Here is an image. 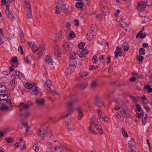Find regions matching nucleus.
Returning a JSON list of instances; mask_svg holds the SVG:
<instances>
[{"mask_svg":"<svg viewBox=\"0 0 152 152\" xmlns=\"http://www.w3.org/2000/svg\"><path fill=\"white\" fill-rule=\"evenodd\" d=\"M120 114L125 118H128L130 116V112L128 107L126 106H122L119 111Z\"/></svg>","mask_w":152,"mask_h":152,"instance_id":"1","label":"nucleus"},{"mask_svg":"<svg viewBox=\"0 0 152 152\" xmlns=\"http://www.w3.org/2000/svg\"><path fill=\"white\" fill-rule=\"evenodd\" d=\"M30 106V105L25 104L23 102H22L19 104L18 107L19 111L22 112L28 111Z\"/></svg>","mask_w":152,"mask_h":152,"instance_id":"2","label":"nucleus"},{"mask_svg":"<svg viewBox=\"0 0 152 152\" xmlns=\"http://www.w3.org/2000/svg\"><path fill=\"white\" fill-rule=\"evenodd\" d=\"M61 10L64 12L66 15H69V12L68 10V5L67 4H63L62 2V3L61 4Z\"/></svg>","mask_w":152,"mask_h":152,"instance_id":"3","label":"nucleus"},{"mask_svg":"<svg viewBox=\"0 0 152 152\" xmlns=\"http://www.w3.org/2000/svg\"><path fill=\"white\" fill-rule=\"evenodd\" d=\"M61 55V52L59 49V46L56 45L55 47L54 53V55L55 58H57L60 57Z\"/></svg>","mask_w":152,"mask_h":152,"instance_id":"4","label":"nucleus"},{"mask_svg":"<svg viewBox=\"0 0 152 152\" xmlns=\"http://www.w3.org/2000/svg\"><path fill=\"white\" fill-rule=\"evenodd\" d=\"M146 7L145 2L142 1H139L138 3L137 9L140 11L143 10Z\"/></svg>","mask_w":152,"mask_h":152,"instance_id":"5","label":"nucleus"},{"mask_svg":"<svg viewBox=\"0 0 152 152\" xmlns=\"http://www.w3.org/2000/svg\"><path fill=\"white\" fill-rule=\"evenodd\" d=\"M94 102L96 105L99 107H101L103 105L102 101L100 99V98L98 96L95 97Z\"/></svg>","mask_w":152,"mask_h":152,"instance_id":"6","label":"nucleus"},{"mask_svg":"<svg viewBox=\"0 0 152 152\" xmlns=\"http://www.w3.org/2000/svg\"><path fill=\"white\" fill-rule=\"evenodd\" d=\"M46 131L44 130V129L42 127H41L37 132L38 135L41 137H44L46 135Z\"/></svg>","mask_w":152,"mask_h":152,"instance_id":"7","label":"nucleus"},{"mask_svg":"<svg viewBox=\"0 0 152 152\" xmlns=\"http://www.w3.org/2000/svg\"><path fill=\"white\" fill-rule=\"evenodd\" d=\"M37 105L40 107H43L45 104V100L44 99H37L36 101Z\"/></svg>","mask_w":152,"mask_h":152,"instance_id":"8","label":"nucleus"},{"mask_svg":"<svg viewBox=\"0 0 152 152\" xmlns=\"http://www.w3.org/2000/svg\"><path fill=\"white\" fill-rule=\"evenodd\" d=\"M122 54V52L121 48L119 46L117 47L115 49V51L114 52L115 58H116L118 56H121Z\"/></svg>","mask_w":152,"mask_h":152,"instance_id":"9","label":"nucleus"},{"mask_svg":"<svg viewBox=\"0 0 152 152\" xmlns=\"http://www.w3.org/2000/svg\"><path fill=\"white\" fill-rule=\"evenodd\" d=\"M75 69V66H69L68 67L65 71L67 75H70Z\"/></svg>","mask_w":152,"mask_h":152,"instance_id":"10","label":"nucleus"},{"mask_svg":"<svg viewBox=\"0 0 152 152\" xmlns=\"http://www.w3.org/2000/svg\"><path fill=\"white\" fill-rule=\"evenodd\" d=\"M75 104V102L73 101H72L68 102L67 104V110H69L73 112V109L72 106L73 105H74Z\"/></svg>","mask_w":152,"mask_h":152,"instance_id":"11","label":"nucleus"},{"mask_svg":"<svg viewBox=\"0 0 152 152\" xmlns=\"http://www.w3.org/2000/svg\"><path fill=\"white\" fill-rule=\"evenodd\" d=\"M24 113H20V116L23 119H26L28 118L30 115V113L28 111H25Z\"/></svg>","mask_w":152,"mask_h":152,"instance_id":"12","label":"nucleus"},{"mask_svg":"<svg viewBox=\"0 0 152 152\" xmlns=\"http://www.w3.org/2000/svg\"><path fill=\"white\" fill-rule=\"evenodd\" d=\"M90 124L91 125L93 124L94 126L97 124H98L99 122L98 121L97 119L95 117H93L90 119Z\"/></svg>","mask_w":152,"mask_h":152,"instance_id":"13","label":"nucleus"},{"mask_svg":"<svg viewBox=\"0 0 152 152\" xmlns=\"http://www.w3.org/2000/svg\"><path fill=\"white\" fill-rule=\"evenodd\" d=\"M46 62L48 64L52 65L53 62L50 56H47L45 58Z\"/></svg>","mask_w":152,"mask_h":152,"instance_id":"14","label":"nucleus"},{"mask_svg":"<svg viewBox=\"0 0 152 152\" xmlns=\"http://www.w3.org/2000/svg\"><path fill=\"white\" fill-rule=\"evenodd\" d=\"M76 110L78 114V118L79 120H80L83 116V113L80 107L77 108Z\"/></svg>","mask_w":152,"mask_h":152,"instance_id":"15","label":"nucleus"},{"mask_svg":"<svg viewBox=\"0 0 152 152\" xmlns=\"http://www.w3.org/2000/svg\"><path fill=\"white\" fill-rule=\"evenodd\" d=\"M64 31L61 30L59 32L56 34V37L57 38V41H59L63 38V35L64 34Z\"/></svg>","mask_w":152,"mask_h":152,"instance_id":"16","label":"nucleus"},{"mask_svg":"<svg viewBox=\"0 0 152 152\" xmlns=\"http://www.w3.org/2000/svg\"><path fill=\"white\" fill-rule=\"evenodd\" d=\"M135 143L134 139H132L129 141L128 143L129 147L131 149H132L135 148Z\"/></svg>","mask_w":152,"mask_h":152,"instance_id":"17","label":"nucleus"},{"mask_svg":"<svg viewBox=\"0 0 152 152\" xmlns=\"http://www.w3.org/2000/svg\"><path fill=\"white\" fill-rule=\"evenodd\" d=\"M143 32V30H141L136 35V38H138L139 37L143 39L144 38L146 37V34L145 33H144L143 34L142 33V32Z\"/></svg>","mask_w":152,"mask_h":152,"instance_id":"18","label":"nucleus"},{"mask_svg":"<svg viewBox=\"0 0 152 152\" xmlns=\"http://www.w3.org/2000/svg\"><path fill=\"white\" fill-rule=\"evenodd\" d=\"M61 3H62L61 1H60V2H58V5L56 6V8H55V12L56 14H59L61 12L60 9L61 8Z\"/></svg>","mask_w":152,"mask_h":152,"instance_id":"19","label":"nucleus"},{"mask_svg":"<svg viewBox=\"0 0 152 152\" xmlns=\"http://www.w3.org/2000/svg\"><path fill=\"white\" fill-rule=\"evenodd\" d=\"M52 150L53 152H63V149L58 146L52 148Z\"/></svg>","mask_w":152,"mask_h":152,"instance_id":"20","label":"nucleus"},{"mask_svg":"<svg viewBox=\"0 0 152 152\" xmlns=\"http://www.w3.org/2000/svg\"><path fill=\"white\" fill-rule=\"evenodd\" d=\"M45 50V47L44 46H40L39 48H38L37 51L38 53L40 56L42 55L43 52Z\"/></svg>","mask_w":152,"mask_h":152,"instance_id":"21","label":"nucleus"},{"mask_svg":"<svg viewBox=\"0 0 152 152\" xmlns=\"http://www.w3.org/2000/svg\"><path fill=\"white\" fill-rule=\"evenodd\" d=\"M12 80L10 82V85L12 86H14L16 81V78L15 75H12Z\"/></svg>","mask_w":152,"mask_h":152,"instance_id":"22","label":"nucleus"},{"mask_svg":"<svg viewBox=\"0 0 152 152\" xmlns=\"http://www.w3.org/2000/svg\"><path fill=\"white\" fill-rule=\"evenodd\" d=\"M96 129L99 132V133L100 134H103V131L102 130V128L101 126L99 125V123L98 124H97L95 126H94Z\"/></svg>","mask_w":152,"mask_h":152,"instance_id":"23","label":"nucleus"},{"mask_svg":"<svg viewBox=\"0 0 152 152\" xmlns=\"http://www.w3.org/2000/svg\"><path fill=\"white\" fill-rule=\"evenodd\" d=\"M63 47L66 51L68 52L70 50L69 43L66 42L64 44Z\"/></svg>","mask_w":152,"mask_h":152,"instance_id":"24","label":"nucleus"},{"mask_svg":"<svg viewBox=\"0 0 152 152\" xmlns=\"http://www.w3.org/2000/svg\"><path fill=\"white\" fill-rule=\"evenodd\" d=\"M102 8V10L103 13V15L104 16L106 15L108 13V8L106 6H103L101 7Z\"/></svg>","mask_w":152,"mask_h":152,"instance_id":"25","label":"nucleus"},{"mask_svg":"<svg viewBox=\"0 0 152 152\" xmlns=\"http://www.w3.org/2000/svg\"><path fill=\"white\" fill-rule=\"evenodd\" d=\"M69 66H75L76 63V61L75 58L69 59Z\"/></svg>","mask_w":152,"mask_h":152,"instance_id":"26","label":"nucleus"},{"mask_svg":"<svg viewBox=\"0 0 152 152\" xmlns=\"http://www.w3.org/2000/svg\"><path fill=\"white\" fill-rule=\"evenodd\" d=\"M50 38L54 42L57 41V38L56 37V34H52L50 36Z\"/></svg>","mask_w":152,"mask_h":152,"instance_id":"27","label":"nucleus"},{"mask_svg":"<svg viewBox=\"0 0 152 152\" xmlns=\"http://www.w3.org/2000/svg\"><path fill=\"white\" fill-rule=\"evenodd\" d=\"M87 86V83L84 82L82 83L81 84L77 85L78 87L83 89L85 88Z\"/></svg>","mask_w":152,"mask_h":152,"instance_id":"28","label":"nucleus"},{"mask_svg":"<svg viewBox=\"0 0 152 152\" xmlns=\"http://www.w3.org/2000/svg\"><path fill=\"white\" fill-rule=\"evenodd\" d=\"M129 96L134 102H137L140 99L139 97H134L131 95H129Z\"/></svg>","mask_w":152,"mask_h":152,"instance_id":"29","label":"nucleus"},{"mask_svg":"<svg viewBox=\"0 0 152 152\" xmlns=\"http://www.w3.org/2000/svg\"><path fill=\"white\" fill-rule=\"evenodd\" d=\"M52 85L51 81L50 80H47L44 84L45 87H46L49 88Z\"/></svg>","mask_w":152,"mask_h":152,"instance_id":"30","label":"nucleus"},{"mask_svg":"<svg viewBox=\"0 0 152 152\" xmlns=\"http://www.w3.org/2000/svg\"><path fill=\"white\" fill-rule=\"evenodd\" d=\"M27 12V16L28 18L30 19L32 18V10H26Z\"/></svg>","mask_w":152,"mask_h":152,"instance_id":"31","label":"nucleus"},{"mask_svg":"<svg viewBox=\"0 0 152 152\" xmlns=\"http://www.w3.org/2000/svg\"><path fill=\"white\" fill-rule=\"evenodd\" d=\"M6 91V87L4 85H0V93H3Z\"/></svg>","mask_w":152,"mask_h":152,"instance_id":"32","label":"nucleus"},{"mask_svg":"<svg viewBox=\"0 0 152 152\" xmlns=\"http://www.w3.org/2000/svg\"><path fill=\"white\" fill-rule=\"evenodd\" d=\"M21 42L22 43H24L25 42V38L23 31H22L20 35Z\"/></svg>","mask_w":152,"mask_h":152,"instance_id":"33","label":"nucleus"},{"mask_svg":"<svg viewBox=\"0 0 152 152\" xmlns=\"http://www.w3.org/2000/svg\"><path fill=\"white\" fill-rule=\"evenodd\" d=\"M25 5L26 8V10H32L31 5L30 4L29 2H27L26 1L25 3Z\"/></svg>","mask_w":152,"mask_h":152,"instance_id":"34","label":"nucleus"},{"mask_svg":"<svg viewBox=\"0 0 152 152\" xmlns=\"http://www.w3.org/2000/svg\"><path fill=\"white\" fill-rule=\"evenodd\" d=\"M107 0H101L100 2V4L101 7L103 6H107Z\"/></svg>","mask_w":152,"mask_h":152,"instance_id":"35","label":"nucleus"},{"mask_svg":"<svg viewBox=\"0 0 152 152\" xmlns=\"http://www.w3.org/2000/svg\"><path fill=\"white\" fill-rule=\"evenodd\" d=\"M123 49L124 51H127L128 50L129 46L128 44L126 42L123 45Z\"/></svg>","mask_w":152,"mask_h":152,"instance_id":"36","label":"nucleus"},{"mask_svg":"<svg viewBox=\"0 0 152 152\" xmlns=\"http://www.w3.org/2000/svg\"><path fill=\"white\" fill-rule=\"evenodd\" d=\"M122 134L124 137H128L129 135L125 131V129L124 128H122Z\"/></svg>","mask_w":152,"mask_h":152,"instance_id":"37","label":"nucleus"},{"mask_svg":"<svg viewBox=\"0 0 152 152\" xmlns=\"http://www.w3.org/2000/svg\"><path fill=\"white\" fill-rule=\"evenodd\" d=\"M11 61L12 62L15 63H18V60L16 56H14L11 59Z\"/></svg>","mask_w":152,"mask_h":152,"instance_id":"38","label":"nucleus"},{"mask_svg":"<svg viewBox=\"0 0 152 152\" xmlns=\"http://www.w3.org/2000/svg\"><path fill=\"white\" fill-rule=\"evenodd\" d=\"M6 96L7 98V95L6 94H2L0 95V100L1 101H5L6 99V98H4Z\"/></svg>","mask_w":152,"mask_h":152,"instance_id":"39","label":"nucleus"},{"mask_svg":"<svg viewBox=\"0 0 152 152\" xmlns=\"http://www.w3.org/2000/svg\"><path fill=\"white\" fill-rule=\"evenodd\" d=\"M94 34H91L90 33H89L87 35V39L90 40L91 39L93 38Z\"/></svg>","mask_w":152,"mask_h":152,"instance_id":"40","label":"nucleus"},{"mask_svg":"<svg viewBox=\"0 0 152 152\" xmlns=\"http://www.w3.org/2000/svg\"><path fill=\"white\" fill-rule=\"evenodd\" d=\"M67 113L65 115H62V118L63 119L65 118H66L68 117L71 113L72 112L69 110H67Z\"/></svg>","mask_w":152,"mask_h":152,"instance_id":"41","label":"nucleus"},{"mask_svg":"<svg viewBox=\"0 0 152 152\" xmlns=\"http://www.w3.org/2000/svg\"><path fill=\"white\" fill-rule=\"evenodd\" d=\"M139 54L140 55H144L145 53V51L144 48H140L139 50Z\"/></svg>","mask_w":152,"mask_h":152,"instance_id":"42","label":"nucleus"},{"mask_svg":"<svg viewBox=\"0 0 152 152\" xmlns=\"http://www.w3.org/2000/svg\"><path fill=\"white\" fill-rule=\"evenodd\" d=\"M76 7L78 8H81L82 6V3L80 1H79L76 4Z\"/></svg>","mask_w":152,"mask_h":152,"instance_id":"43","label":"nucleus"},{"mask_svg":"<svg viewBox=\"0 0 152 152\" xmlns=\"http://www.w3.org/2000/svg\"><path fill=\"white\" fill-rule=\"evenodd\" d=\"M96 81L95 80L92 81L91 83V88H95L97 85Z\"/></svg>","mask_w":152,"mask_h":152,"instance_id":"44","label":"nucleus"},{"mask_svg":"<svg viewBox=\"0 0 152 152\" xmlns=\"http://www.w3.org/2000/svg\"><path fill=\"white\" fill-rule=\"evenodd\" d=\"M98 67V66H94V65L90 66L89 67V69L90 70H96Z\"/></svg>","mask_w":152,"mask_h":152,"instance_id":"45","label":"nucleus"},{"mask_svg":"<svg viewBox=\"0 0 152 152\" xmlns=\"http://www.w3.org/2000/svg\"><path fill=\"white\" fill-rule=\"evenodd\" d=\"M7 77H1L0 79V81L1 82H2L3 83H5L7 80Z\"/></svg>","mask_w":152,"mask_h":152,"instance_id":"46","label":"nucleus"},{"mask_svg":"<svg viewBox=\"0 0 152 152\" xmlns=\"http://www.w3.org/2000/svg\"><path fill=\"white\" fill-rule=\"evenodd\" d=\"M15 72L16 75L20 78H21V77H23L22 73L19 71H15Z\"/></svg>","mask_w":152,"mask_h":152,"instance_id":"47","label":"nucleus"},{"mask_svg":"<svg viewBox=\"0 0 152 152\" xmlns=\"http://www.w3.org/2000/svg\"><path fill=\"white\" fill-rule=\"evenodd\" d=\"M33 87V85L31 84L26 83L25 84V87L28 89H30Z\"/></svg>","mask_w":152,"mask_h":152,"instance_id":"48","label":"nucleus"},{"mask_svg":"<svg viewBox=\"0 0 152 152\" xmlns=\"http://www.w3.org/2000/svg\"><path fill=\"white\" fill-rule=\"evenodd\" d=\"M6 103L9 105L10 107H11L12 108V106L10 100L7 98V99H6Z\"/></svg>","mask_w":152,"mask_h":152,"instance_id":"49","label":"nucleus"},{"mask_svg":"<svg viewBox=\"0 0 152 152\" xmlns=\"http://www.w3.org/2000/svg\"><path fill=\"white\" fill-rule=\"evenodd\" d=\"M145 2V3L146 6H149L152 5V2L151 0H146Z\"/></svg>","mask_w":152,"mask_h":152,"instance_id":"50","label":"nucleus"},{"mask_svg":"<svg viewBox=\"0 0 152 152\" xmlns=\"http://www.w3.org/2000/svg\"><path fill=\"white\" fill-rule=\"evenodd\" d=\"M25 61H26L27 63H29L31 61V58L30 56H27L25 58Z\"/></svg>","mask_w":152,"mask_h":152,"instance_id":"51","label":"nucleus"},{"mask_svg":"<svg viewBox=\"0 0 152 152\" xmlns=\"http://www.w3.org/2000/svg\"><path fill=\"white\" fill-rule=\"evenodd\" d=\"M33 149L36 152H37L39 151V148L35 143H34L33 146Z\"/></svg>","mask_w":152,"mask_h":152,"instance_id":"52","label":"nucleus"},{"mask_svg":"<svg viewBox=\"0 0 152 152\" xmlns=\"http://www.w3.org/2000/svg\"><path fill=\"white\" fill-rule=\"evenodd\" d=\"M135 115L138 118H140L143 117V113H140V114H139L138 113H137Z\"/></svg>","mask_w":152,"mask_h":152,"instance_id":"53","label":"nucleus"},{"mask_svg":"<svg viewBox=\"0 0 152 152\" xmlns=\"http://www.w3.org/2000/svg\"><path fill=\"white\" fill-rule=\"evenodd\" d=\"M85 43L84 42L80 43L78 45V48L80 49H82L84 47L85 45Z\"/></svg>","mask_w":152,"mask_h":152,"instance_id":"54","label":"nucleus"},{"mask_svg":"<svg viewBox=\"0 0 152 152\" xmlns=\"http://www.w3.org/2000/svg\"><path fill=\"white\" fill-rule=\"evenodd\" d=\"M34 46L32 47L31 48L32 49V51L34 52H35L37 51L38 48L37 45L35 44L34 45Z\"/></svg>","mask_w":152,"mask_h":152,"instance_id":"55","label":"nucleus"},{"mask_svg":"<svg viewBox=\"0 0 152 152\" xmlns=\"http://www.w3.org/2000/svg\"><path fill=\"white\" fill-rule=\"evenodd\" d=\"M48 135L50 138H53L54 137V135L52 131H50L48 133Z\"/></svg>","mask_w":152,"mask_h":152,"instance_id":"56","label":"nucleus"},{"mask_svg":"<svg viewBox=\"0 0 152 152\" xmlns=\"http://www.w3.org/2000/svg\"><path fill=\"white\" fill-rule=\"evenodd\" d=\"M39 92V91L37 89H34V90L33 91H32V92L31 93V94L32 95H37L38 94Z\"/></svg>","mask_w":152,"mask_h":152,"instance_id":"57","label":"nucleus"},{"mask_svg":"<svg viewBox=\"0 0 152 152\" xmlns=\"http://www.w3.org/2000/svg\"><path fill=\"white\" fill-rule=\"evenodd\" d=\"M120 24L121 26L122 27H127V25L126 23L122 21H121L120 22Z\"/></svg>","mask_w":152,"mask_h":152,"instance_id":"58","label":"nucleus"},{"mask_svg":"<svg viewBox=\"0 0 152 152\" xmlns=\"http://www.w3.org/2000/svg\"><path fill=\"white\" fill-rule=\"evenodd\" d=\"M94 60V61H93V62L94 64H95L96 62L97 61L98 59L97 56H94L92 60Z\"/></svg>","mask_w":152,"mask_h":152,"instance_id":"59","label":"nucleus"},{"mask_svg":"<svg viewBox=\"0 0 152 152\" xmlns=\"http://www.w3.org/2000/svg\"><path fill=\"white\" fill-rule=\"evenodd\" d=\"M75 53L74 52H73L72 53V54L69 56V59H70L71 58L72 59L73 58H75Z\"/></svg>","mask_w":152,"mask_h":152,"instance_id":"60","label":"nucleus"},{"mask_svg":"<svg viewBox=\"0 0 152 152\" xmlns=\"http://www.w3.org/2000/svg\"><path fill=\"white\" fill-rule=\"evenodd\" d=\"M97 110L98 113V116L99 119L100 118L102 117L101 116L102 114V113H101L102 110L100 109H98Z\"/></svg>","mask_w":152,"mask_h":152,"instance_id":"61","label":"nucleus"},{"mask_svg":"<svg viewBox=\"0 0 152 152\" xmlns=\"http://www.w3.org/2000/svg\"><path fill=\"white\" fill-rule=\"evenodd\" d=\"M82 52L83 54H87L88 52V50L87 49H82Z\"/></svg>","mask_w":152,"mask_h":152,"instance_id":"62","label":"nucleus"},{"mask_svg":"<svg viewBox=\"0 0 152 152\" xmlns=\"http://www.w3.org/2000/svg\"><path fill=\"white\" fill-rule=\"evenodd\" d=\"M18 51L21 54H23V48L21 46H20L18 47Z\"/></svg>","mask_w":152,"mask_h":152,"instance_id":"63","label":"nucleus"},{"mask_svg":"<svg viewBox=\"0 0 152 152\" xmlns=\"http://www.w3.org/2000/svg\"><path fill=\"white\" fill-rule=\"evenodd\" d=\"M137 58L139 62H142V61L143 60L144 58L142 56H137Z\"/></svg>","mask_w":152,"mask_h":152,"instance_id":"64","label":"nucleus"}]
</instances>
